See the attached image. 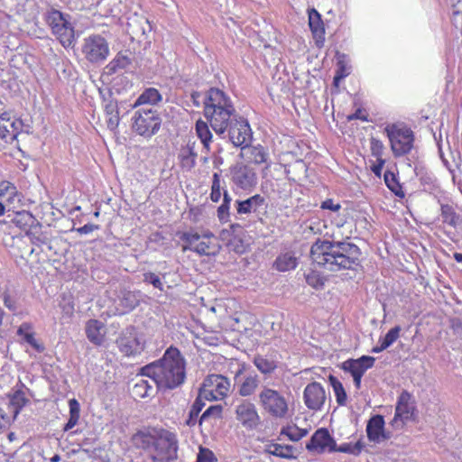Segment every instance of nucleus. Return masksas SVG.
Masks as SVG:
<instances>
[{"mask_svg":"<svg viewBox=\"0 0 462 462\" xmlns=\"http://www.w3.org/2000/svg\"><path fill=\"white\" fill-rule=\"evenodd\" d=\"M310 257L329 272L354 270L360 264L361 250L349 241L317 240L311 245Z\"/></svg>","mask_w":462,"mask_h":462,"instance_id":"1","label":"nucleus"},{"mask_svg":"<svg viewBox=\"0 0 462 462\" xmlns=\"http://www.w3.org/2000/svg\"><path fill=\"white\" fill-rule=\"evenodd\" d=\"M142 375L152 378L160 389H174L186 378V362L176 347H169L157 362L142 368Z\"/></svg>","mask_w":462,"mask_h":462,"instance_id":"2","label":"nucleus"},{"mask_svg":"<svg viewBox=\"0 0 462 462\" xmlns=\"http://www.w3.org/2000/svg\"><path fill=\"white\" fill-rule=\"evenodd\" d=\"M291 394L288 390L262 386L257 395L261 409L270 417L277 420L287 419L291 413Z\"/></svg>","mask_w":462,"mask_h":462,"instance_id":"3","label":"nucleus"},{"mask_svg":"<svg viewBox=\"0 0 462 462\" xmlns=\"http://www.w3.org/2000/svg\"><path fill=\"white\" fill-rule=\"evenodd\" d=\"M134 439L142 442L143 448H154V453L151 455L153 462H170L177 457L178 440L176 435L171 432L166 431L159 438L139 433Z\"/></svg>","mask_w":462,"mask_h":462,"instance_id":"4","label":"nucleus"},{"mask_svg":"<svg viewBox=\"0 0 462 462\" xmlns=\"http://www.w3.org/2000/svg\"><path fill=\"white\" fill-rule=\"evenodd\" d=\"M45 21L51 28L52 34L63 47L68 48L73 45L75 29L71 22V16L69 14L51 9L47 12Z\"/></svg>","mask_w":462,"mask_h":462,"instance_id":"5","label":"nucleus"},{"mask_svg":"<svg viewBox=\"0 0 462 462\" xmlns=\"http://www.w3.org/2000/svg\"><path fill=\"white\" fill-rule=\"evenodd\" d=\"M390 143L391 149L395 157H400L409 153L414 143L413 132L403 124H391L384 128Z\"/></svg>","mask_w":462,"mask_h":462,"instance_id":"6","label":"nucleus"},{"mask_svg":"<svg viewBox=\"0 0 462 462\" xmlns=\"http://www.w3.org/2000/svg\"><path fill=\"white\" fill-rule=\"evenodd\" d=\"M180 239L185 243L182 245L184 252L192 251L199 255H211L218 251L214 235L209 231L203 234L195 231L185 232L181 235Z\"/></svg>","mask_w":462,"mask_h":462,"instance_id":"7","label":"nucleus"},{"mask_svg":"<svg viewBox=\"0 0 462 462\" xmlns=\"http://www.w3.org/2000/svg\"><path fill=\"white\" fill-rule=\"evenodd\" d=\"M230 380L222 374H209L201 384L199 393L207 401H221L229 393Z\"/></svg>","mask_w":462,"mask_h":462,"instance_id":"8","label":"nucleus"},{"mask_svg":"<svg viewBox=\"0 0 462 462\" xmlns=\"http://www.w3.org/2000/svg\"><path fill=\"white\" fill-rule=\"evenodd\" d=\"M234 112L229 97L222 90L211 88L204 94V116H232Z\"/></svg>","mask_w":462,"mask_h":462,"instance_id":"9","label":"nucleus"},{"mask_svg":"<svg viewBox=\"0 0 462 462\" xmlns=\"http://www.w3.org/2000/svg\"><path fill=\"white\" fill-rule=\"evenodd\" d=\"M234 388L243 399L249 398L260 392V376L254 371H247L245 365H241L234 374Z\"/></svg>","mask_w":462,"mask_h":462,"instance_id":"10","label":"nucleus"},{"mask_svg":"<svg viewBox=\"0 0 462 462\" xmlns=\"http://www.w3.org/2000/svg\"><path fill=\"white\" fill-rule=\"evenodd\" d=\"M236 420L247 430H254L261 424L255 404L248 399L240 400L235 407Z\"/></svg>","mask_w":462,"mask_h":462,"instance_id":"11","label":"nucleus"},{"mask_svg":"<svg viewBox=\"0 0 462 462\" xmlns=\"http://www.w3.org/2000/svg\"><path fill=\"white\" fill-rule=\"evenodd\" d=\"M82 52L86 59L97 63L106 59L109 54V47L106 39L98 34H93L84 40Z\"/></svg>","mask_w":462,"mask_h":462,"instance_id":"12","label":"nucleus"},{"mask_svg":"<svg viewBox=\"0 0 462 462\" xmlns=\"http://www.w3.org/2000/svg\"><path fill=\"white\" fill-rule=\"evenodd\" d=\"M415 405L411 393L403 391L398 397L395 407V414L392 425L395 429H402L414 415Z\"/></svg>","mask_w":462,"mask_h":462,"instance_id":"13","label":"nucleus"},{"mask_svg":"<svg viewBox=\"0 0 462 462\" xmlns=\"http://www.w3.org/2000/svg\"><path fill=\"white\" fill-rule=\"evenodd\" d=\"M374 361L375 358L369 356H363L357 359L350 358L342 363L341 368L352 375L356 388L360 389L363 375L374 366Z\"/></svg>","mask_w":462,"mask_h":462,"instance_id":"14","label":"nucleus"},{"mask_svg":"<svg viewBox=\"0 0 462 462\" xmlns=\"http://www.w3.org/2000/svg\"><path fill=\"white\" fill-rule=\"evenodd\" d=\"M231 178L234 184L244 190H251L257 184L254 170L243 163H237L231 169Z\"/></svg>","mask_w":462,"mask_h":462,"instance_id":"15","label":"nucleus"},{"mask_svg":"<svg viewBox=\"0 0 462 462\" xmlns=\"http://www.w3.org/2000/svg\"><path fill=\"white\" fill-rule=\"evenodd\" d=\"M228 135L232 143L241 148L251 142L252 131L245 117H233V122L229 126Z\"/></svg>","mask_w":462,"mask_h":462,"instance_id":"16","label":"nucleus"},{"mask_svg":"<svg viewBox=\"0 0 462 462\" xmlns=\"http://www.w3.org/2000/svg\"><path fill=\"white\" fill-rule=\"evenodd\" d=\"M29 131L30 125L24 124L22 117H0V137L6 143H12L20 133Z\"/></svg>","mask_w":462,"mask_h":462,"instance_id":"17","label":"nucleus"},{"mask_svg":"<svg viewBox=\"0 0 462 462\" xmlns=\"http://www.w3.org/2000/svg\"><path fill=\"white\" fill-rule=\"evenodd\" d=\"M306 448L318 454L334 452L336 451V441L327 429L321 428L312 435L310 440L306 445Z\"/></svg>","mask_w":462,"mask_h":462,"instance_id":"18","label":"nucleus"},{"mask_svg":"<svg viewBox=\"0 0 462 462\" xmlns=\"http://www.w3.org/2000/svg\"><path fill=\"white\" fill-rule=\"evenodd\" d=\"M303 401L310 410H320L326 401V393L323 386L317 382L309 383L303 392Z\"/></svg>","mask_w":462,"mask_h":462,"instance_id":"19","label":"nucleus"},{"mask_svg":"<svg viewBox=\"0 0 462 462\" xmlns=\"http://www.w3.org/2000/svg\"><path fill=\"white\" fill-rule=\"evenodd\" d=\"M116 343L119 350L127 356L138 355L143 350V344L133 330L122 334Z\"/></svg>","mask_w":462,"mask_h":462,"instance_id":"20","label":"nucleus"},{"mask_svg":"<svg viewBox=\"0 0 462 462\" xmlns=\"http://www.w3.org/2000/svg\"><path fill=\"white\" fill-rule=\"evenodd\" d=\"M85 333L87 338L95 346H101L106 340V326L98 319H88L85 324Z\"/></svg>","mask_w":462,"mask_h":462,"instance_id":"21","label":"nucleus"},{"mask_svg":"<svg viewBox=\"0 0 462 462\" xmlns=\"http://www.w3.org/2000/svg\"><path fill=\"white\" fill-rule=\"evenodd\" d=\"M161 117H134L133 129L140 135L152 136L161 126Z\"/></svg>","mask_w":462,"mask_h":462,"instance_id":"22","label":"nucleus"},{"mask_svg":"<svg viewBox=\"0 0 462 462\" xmlns=\"http://www.w3.org/2000/svg\"><path fill=\"white\" fill-rule=\"evenodd\" d=\"M309 26L312 32L315 43L318 47H322L325 42V27L320 14L311 8L308 11Z\"/></svg>","mask_w":462,"mask_h":462,"instance_id":"23","label":"nucleus"},{"mask_svg":"<svg viewBox=\"0 0 462 462\" xmlns=\"http://www.w3.org/2000/svg\"><path fill=\"white\" fill-rule=\"evenodd\" d=\"M366 433L370 441L379 443L388 439L384 433V420L382 415L373 416L367 423Z\"/></svg>","mask_w":462,"mask_h":462,"instance_id":"24","label":"nucleus"},{"mask_svg":"<svg viewBox=\"0 0 462 462\" xmlns=\"http://www.w3.org/2000/svg\"><path fill=\"white\" fill-rule=\"evenodd\" d=\"M240 156L249 163L261 164L266 162L269 154L263 146L247 143L241 148Z\"/></svg>","mask_w":462,"mask_h":462,"instance_id":"25","label":"nucleus"},{"mask_svg":"<svg viewBox=\"0 0 462 462\" xmlns=\"http://www.w3.org/2000/svg\"><path fill=\"white\" fill-rule=\"evenodd\" d=\"M0 198L9 206L15 208L21 204L23 196L18 191L14 184L4 180L0 182Z\"/></svg>","mask_w":462,"mask_h":462,"instance_id":"26","label":"nucleus"},{"mask_svg":"<svg viewBox=\"0 0 462 462\" xmlns=\"http://www.w3.org/2000/svg\"><path fill=\"white\" fill-rule=\"evenodd\" d=\"M264 198L259 194L254 195L245 200H237L236 211L238 214H250L256 212L264 204Z\"/></svg>","mask_w":462,"mask_h":462,"instance_id":"27","label":"nucleus"},{"mask_svg":"<svg viewBox=\"0 0 462 462\" xmlns=\"http://www.w3.org/2000/svg\"><path fill=\"white\" fill-rule=\"evenodd\" d=\"M194 145V142H189L180 150L179 159L183 168L191 169L196 164L197 152H195Z\"/></svg>","mask_w":462,"mask_h":462,"instance_id":"28","label":"nucleus"},{"mask_svg":"<svg viewBox=\"0 0 462 462\" xmlns=\"http://www.w3.org/2000/svg\"><path fill=\"white\" fill-rule=\"evenodd\" d=\"M273 265L279 272H288L297 267L298 259L293 253L286 252L276 258Z\"/></svg>","mask_w":462,"mask_h":462,"instance_id":"29","label":"nucleus"},{"mask_svg":"<svg viewBox=\"0 0 462 462\" xmlns=\"http://www.w3.org/2000/svg\"><path fill=\"white\" fill-rule=\"evenodd\" d=\"M119 306L122 308L121 313H126L133 310L139 305V296L136 292L130 291H121L118 298Z\"/></svg>","mask_w":462,"mask_h":462,"instance_id":"30","label":"nucleus"},{"mask_svg":"<svg viewBox=\"0 0 462 462\" xmlns=\"http://www.w3.org/2000/svg\"><path fill=\"white\" fill-rule=\"evenodd\" d=\"M130 59L123 54L118 53L116 56L106 66L105 73L113 75L122 69H126L130 65Z\"/></svg>","mask_w":462,"mask_h":462,"instance_id":"31","label":"nucleus"},{"mask_svg":"<svg viewBox=\"0 0 462 462\" xmlns=\"http://www.w3.org/2000/svg\"><path fill=\"white\" fill-rule=\"evenodd\" d=\"M254 365L257 370L264 375L273 374L277 368L276 361L268 359L263 356L257 355L254 357Z\"/></svg>","mask_w":462,"mask_h":462,"instance_id":"32","label":"nucleus"},{"mask_svg":"<svg viewBox=\"0 0 462 462\" xmlns=\"http://www.w3.org/2000/svg\"><path fill=\"white\" fill-rule=\"evenodd\" d=\"M441 221L449 226L456 228L461 224L460 217L450 205H442L440 213Z\"/></svg>","mask_w":462,"mask_h":462,"instance_id":"33","label":"nucleus"},{"mask_svg":"<svg viewBox=\"0 0 462 462\" xmlns=\"http://www.w3.org/2000/svg\"><path fill=\"white\" fill-rule=\"evenodd\" d=\"M162 100L160 92L154 88L145 89L137 98L134 106L142 105H155Z\"/></svg>","mask_w":462,"mask_h":462,"instance_id":"34","label":"nucleus"},{"mask_svg":"<svg viewBox=\"0 0 462 462\" xmlns=\"http://www.w3.org/2000/svg\"><path fill=\"white\" fill-rule=\"evenodd\" d=\"M17 335L21 337L22 340L32 346L38 352L43 351L44 347L38 343L34 337V334L30 331V326L27 323H23L19 327Z\"/></svg>","mask_w":462,"mask_h":462,"instance_id":"35","label":"nucleus"},{"mask_svg":"<svg viewBox=\"0 0 462 462\" xmlns=\"http://www.w3.org/2000/svg\"><path fill=\"white\" fill-rule=\"evenodd\" d=\"M204 400L205 399L200 397V394L199 393L198 397L195 399L193 404L190 407L188 419L185 421V425L189 427H193L196 425L199 414L205 406Z\"/></svg>","mask_w":462,"mask_h":462,"instance_id":"36","label":"nucleus"},{"mask_svg":"<svg viewBox=\"0 0 462 462\" xmlns=\"http://www.w3.org/2000/svg\"><path fill=\"white\" fill-rule=\"evenodd\" d=\"M35 218L32 216V213H30L27 210H22L15 212L12 222L17 227L21 229H25L34 223Z\"/></svg>","mask_w":462,"mask_h":462,"instance_id":"37","label":"nucleus"},{"mask_svg":"<svg viewBox=\"0 0 462 462\" xmlns=\"http://www.w3.org/2000/svg\"><path fill=\"white\" fill-rule=\"evenodd\" d=\"M69 419L66 425L64 426V430H71L79 421V413H80V405L79 402L76 399H71L69 401Z\"/></svg>","mask_w":462,"mask_h":462,"instance_id":"38","label":"nucleus"},{"mask_svg":"<svg viewBox=\"0 0 462 462\" xmlns=\"http://www.w3.org/2000/svg\"><path fill=\"white\" fill-rule=\"evenodd\" d=\"M328 380H329L330 385L333 388V392L335 393L337 402L338 403V405L344 406L346 402L347 396H346V393L343 387V384L340 383V381L337 377H335L333 375H329Z\"/></svg>","mask_w":462,"mask_h":462,"instance_id":"39","label":"nucleus"},{"mask_svg":"<svg viewBox=\"0 0 462 462\" xmlns=\"http://www.w3.org/2000/svg\"><path fill=\"white\" fill-rule=\"evenodd\" d=\"M233 122V117H210V125L213 130L218 134H224L229 130V126Z\"/></svg>","mask_w":462,"mask_h":462,"instance_id":"40","label":"nucleus"},{"mask_svg":"<svg viewBox=\"0 0 462 462\" xmlns=\"http://www.w3.org/2000/svg\"><path fill=\"white\" fill-rule=\"evenodd\" d=\"M268 452L273 456L291 458L293 457V448L290 446L272 444L268 447Z\"/></svg>","mask_w":462,"mask_h":462,"instance_id":"41","label":"nucleus"},{"mask_svg":"<svg viewBox=\"0 0 462 462\" xmlns=\"http://www.w3.org/2000/svg\"><path fill=\"white\" fill-rule=\"evenodd\" d=\"M196 132L199 138L201 140V143L208 148L212 137L208 124L202 120H198L196 124Z\"/></svg>","mask_w":462,"mask_h":462,"instance_id":"42","label":"nucleus"},{"mask_svg":"<svg viewBox=\"0 0 462 462\" xmlns=\"http://www.w3.org/2000/svg\"><path fill=\"white\" fill-rule=\"evenodd\" d=\"M386 186L397 196L403 197L401 186L397 180L395 174L390 171H386L383 175Z\"/></svg>","mask_w":462,"mask_h":462,"instance_id":"43","label":"nucleus"},{"mask_svg":"<svg viewBox=\"0 0 462 462\" xmlns=\"http://www.w3.org/2000/svg\"><path fill=\"white\" fill-rule=\"evenodd\" d=\"M305 279L306 282L315 289H320L324 285L322 277L319 275V273L315 271H310V273H306Z\"/></svg>","mask_w":462,"mask_h":462,"instance_id":"44","label":"nucleus"},{"mask_svg":"<svg viewBox=\"0 0 462 462\" xmlns=\"http://www.w3.org/2000/svg\"><path fill=\"white\" fill-rule=\"evenodd\" d=\"M400 331L401 328L399 326L391 328L384 337L379 339V342H382L388 348L398 339Z\"/></svg>","mask_w":462,"mask_h":462,"instance_id":"45","label":"nucleus"},{"mask_svg":"<svg viewBox=\"0 0 462 462\" xmlns=\"http://www.w3.org/2000/svg\"><path fill=\"white\" fill-rule=\"evenodd\" d=\"M383 150H384V145L380 140H378L374 137H372L370 139V151H371V155L373 157H374L376 160L383 159Z\"/></svg>","mask_w":462,"mask_h":462,"instance_id":"46","label":"nucleus"},{"mask_svg":"<svg viewBox=\"0 0 462 462\" xmlns=\"http://www.w3.org/2000/svg\"><path fill=\"white\" fill-rule=\"evenodd\" d=\"M27 402H28V399L26 398L25 393L22 390L15 391L11 397V403L16 409L23 408L26 404Z\"/></svg>","mask_w":462,"mask_h":462,"instance_id":"47","label":"nucleus"},{"mask_svg":"<svg viewBox=\"0 0 462 462\" xmlns=\"http://www.w3.org/2000/svg\"><path fill=\"white\" fill-rule=\"evenodd\" d=\"M222 412V407L220 405H213L208 408L201 415L199 419V424L202 423V421L206 420L209 417H214L216 419L220 418Z\"/></svg>","mask_w":462,"mask_h":462,"instance_id":"48","label":"nucleus"},{"mask_svg":"<svg viewBox=\"0 0 462 462\" xmlns=\"http://www.w3.org/2000/svg\"><path fill=\"white\" fill-rule=\"evenodd\" d=\"M143 282L152 284L154 288H157L161 291L163 290L162 282L161 281L160 277L153 273H145L143 274Z\"/></svg>","mask_w":462,"mask_h":462,"instance_id":"49","label":"nucleus"},{"mask_svg":"<svg viewBox=\"0 0 462 462\" xmlns=\"http://www.w3.org/2000/svg\"><path fill=\"white\" fill-rule=\"evenodd\" d=\"M63 316L68 318L72 317L74 313V303L70 299H63L60 304Z\"/></svg>","mask_w":462,"mask_h":462,"instance_id":"50","label":"nucleus"},{"mask_svg":"<svg viewBox=\"0 0 462 462\" xmlns=\"http://www.w3.org/2000/svg\"><path fill=\"white\" fill-rule=\"evenodd\" d=\"M133 393L135 396L140 398H145L150 396V393L146 391L144 388L143 381L141 379L134 384L133 388Z\"/></svg>","mask_w":462,"mask_h":462,"instance_id":"51","label":"nucleus"},{"mask_svg":"<svg viewBox=\"0 0 462 462\" xmlns=\"http://www.w3.org/2000/svg\"><path fill=\"white\" fill-rule=\"evenodd\" d=\"M336 451L342 452V453H350L354 455H358L361 451V447L357 443L354 447H352L349 444H344L340 446L339 448L336 447Z\"/></svg>","mask_w":462,"mask_h":462,"instance_id":"52","label":"nucleus"},{"mask_svg":"<svg viewBox=\"0 0 462 462\" xmlns=\"http://www.w3.org/2000/svg\"><path fill=\"white\" fill-rule=\"evenodd\" d=\"M196 462H214V455L210 450L201 448Z\"/></svg>","mask_w":462,"mask_h":462,"instance_id":"53","label":"nucleus"},{"mask_svg":"<svg viewBox=\"0 0 462 462\" xmlns=\"http://www.w3.org/2000/svg\"><path fill=\"white\" fill-rule=\"evenodd\" d=\"M106 116H117L119 114L116 102L110 100L104 105Z\"/></svg>","mask_w":462,"mask_h":462,"instance_id":"54","label":"nucleus"},{"mask_svg":"<svg viewBox=\"0 0 462 462\" xmlns=\"http://www.w3.org/2000/svg\"><path fill=\"white\" fill-rule=\"evenodd\" d=\"M349 74V69L344 66L343 64L339 63L338 69L337 70V74L334 77V84L337 85L338 82L346 78Z\"/></svg>","mask_w":462,"mask_h":462,"instance_id":"55","label":"nucleus"},{"mask_svg":"<svg viewBox=\"0 0 462 462\" xmlns=\"http://www.w3.org/2000/svg\"><path fill=\"white\" fill-rule=\"evenodd\" d=\"M229 207L228 205H223L218 207L217 208V217L220 222L225 223L227 222L229 217Z\"/></svg>","mask_w":462,"mask_h":462,"instance_id":"56","label":"nucleus"},{"mask_svg":"<svg viewBox=\"0 0 462 462\" xmlns=\"http://www.w3.org/2000/svg\"><path fill=\"white\" fill-rule=\"evenodd\" d=\"M32 243L37 246H40L41 245H45L48 243V237L43 235H36L35 233H30L28 234Z\"/></svg>","mask_w":462,"mask_h":462,"instance_id":"57","label":"nucleus"},{"mask_svg":"<svg viewBox=\"0 0 462 462\" xmlns=\"http://www.w3.org/2000/svg\"><path fill=\"white\" fill-rule=\"evenodd\" d=\"M384 164H385L384 159H377L376 162L371 165V167H370L371 171L374 172V174L376 177L381 178L382 170H383Z\"/></svg>","mask_w":462,"mask_h":462,"instance_id":"58","label":"nucleus"},{"mask_svg":"<svg viewBox=\"0 0 462 462\" xmlns=\"http://www.w3.org/2000/svg\"><path fill=\"white\" fill-rule=\"evenodd\" d=\"M340 208L341 206L338 203H334L332 199H327L321 204V208L329 209L334 212L338 211Z\"/></svg>","mask_w":462,"mask_h":462,"instance_id":"59","label":"nucleus"},{"mask_svg":"<svg viewBox=\"0 0 462 462\" xmlns=\"http://www.w3.org/2000/svg\"><path fill=\"white\" fill-rule=\"evenodd\" d=\"M306 434V432H301L300 433L299 432V429L295 428L293 430L291 429H289L288 431L286 432V435L289 437L290 439L293 440V441H298L299 439H300L304 435Z\"/></svg>","mask_w":462,"mask_h":462,"instance_id":"60","label":"nucleus"},{"mask_svg":"<svg viewBox=\"0 0 462 462\" xmlns=\"http://www.w3.org/2000/svg\"><path fill=\"white\" fill-rule=\"evenodd\" d=\"M98 228V226L94 224H86L83 226H80L77 229V232L80 235L89 234Z\"/></svg>","mask_w":462,"mask_h":462,"instance_id":"61","label":"nucleus"},{"mask_svg":"<svg viewBox=\"0 0 462 462\" xmlns=\"http://www.w3.org/2000/svg\"><path fill=\"white\" fill-rule=\"evenodd\" d=\"M3 300L6 308H8L11 310H15V302L8 293L5 292L3 294Z\"/></svg>","mask_w":462,"mask_h":462,"instance_id":"62","label":"nucleus"},{"mask_svg":"<svg viewBox=\"0 0 462 462\" xmlns=\"http://www.w3.org/2000/svg\"><path fill=\"white\" fill-rule=\"evenodd\" d=\"M141 380L143 381L144 388L150 393L151 396L154 393V387H157V383H153L152 378H149V380L142 378Z\"/></svg>","mask_w":462,"mask_h":462,"instance_id":"63","label":"nucleus"},{"mask_svg":"<svg viewBox=\"0 0 462 462\" xmlns=\"http://www.w3.org/2000/svg\"><path fill=\"white\" fill-rule=\"evenodd\" d=\"M221 180L220 175L217 172L213 174V180H212V186L211 190H221Z\"/></svg>","mask_w":462,"mask_h":462,"instance_id":"64","label":"nucleus"}]
</instances>
